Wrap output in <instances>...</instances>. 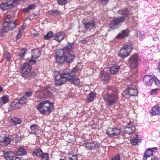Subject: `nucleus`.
Returning a JSON list of instances; mask_svg holds the SVG:
<instances>
[{
    "mask_svg": "<svg viewBox=\"0 0 160 160\" xmlns=\"http://www.w3.org/2000/svg\"><path fill=\"white\" fill-rule=\"evenodd\" d=\"M54 108L53 102H50L49 101H44L40 103L37 106V109L41 113L46 115H49Z\"/></svg>",
    "mask_w": 160,
    "mask_h": 160,
    "instance_id": "obj_1",
    "label": "nucleus"
},
{
    "mask_svg": "<svg viewBox=\"0 0 160 160\" xmlns=\"http://www.w3.org/2000/svg\"><path fill=\"white\" fill-rule=\"evenodd\" d=\"M73 47V45L72 43L68 42V44L62 49L65 61L66 62L70 63L75 58V55L71 52Z\"/></svg>",
    "mask_w": 160,
    "mask_h": 160,
    "instance_id": "obj_2",
    "label": "nucleus"
},
{
    "mask_svg": "<svg viewBox=\"0 0 160 160\" xmlns=\"http://www.w3.org/2000/svg\"><path fill=\"white\" fill-rule=\"evenodd\" d=\"M70 70L68 69H64L63 74H61V76L55 78V83L56 85H61L65 83L67 80H68V73Z\"/></svg>",
    "mask_w": 160,
    "mask_h": 160,
    "instance_id": "obj_3",
    "label": "nucleus"
},
{
    "mask_svg": "<svg viewBox=\"0 0 160 160\" xmlns=\"http://www.w3.org/2000/svg\"><path fill=\"white\" fill-rule=\"evenodd\" d=\"M131 51L132 45L129 43L120 49L118 56L122 59L125 58L129 55Z\"/></svg>",
    "mask_w": 160,
    "mask_h": 160,
    "instance_id": "obj_4",
    "label": "nucleus"
},
{
    "mask_svg": "<svg viewBox=\"0 0 160 160\" xmlns=\"http://www.w3.org/2000/svg\"><path fill=\"white\" fill-rule=\"evenodd\" d=\"M128 65L131 69L136 68L138 66V56L137 54L131 56L128 61Z\"/></svg>",
    "mask_w": 160,
    "mask_h": 160,
    "instance_id": "obj_5",
    "label": "nucleus"
},
{
    "mask_svg": "<svg viewBox=\"0 0 160 160\" xmlns=\"http://www.w3.org/2000/svg\"><path fill=\"white\" fill-rule=\"evenodd\" d=\"M83 145L87 149L89 150H97L100 146V144L98 142H92L88 140L84 141Z\"/></svg>",
    "mask_w": 160,
    "mask_h": 160,
    "instance_id": "obj_6",
    "label": "nucleus"
},
{
    "mask_svg": "<svg viewBox=\"0 0 160 160\" xmlns=\"http://www.w3.org/2000/svg\"><path fill=\"white\" fill-rule=\"evenodd\" d=\"M125 18L124 16L115 18L112 20L110 25V28L113 29H117L120 27L122 22L124 21Z\"/></svg>",
    "mask_w": 160,
    "mask_h": 160,
    "instance_id": "obj_7",
    "label": "nucleus"
},
{
    "mask_svg": "<svg viewBox=\"0 0 160 160\" xmlns=\"http://www.w3.org/2000/svg\"><path fill=\"white\" fill-rule=\"evenodd\" d=\"M16 27L14 22L11 21L5 22L2 25V32H5L8 31L9 29L12 30Z\"/></svg>",
    "mask_w": 160,
    "mask_h": 160,
    "instance_id": "obj_8",
    "label": "nucleus"
},
{
    "mask_svg": "<svg viewBox=\"0 0 160 160\" xmlns=\"http://www.w3.org/2000/svg\"><path fill=\"white\" fill-rule=\"evenodd\" d=\"M50 89V88H48L46 89H44V90L43 88H42V90H42L40 92H38L37 93V96H38L40 99L47 98L52 94V92L49 91Z\"/></svg>",
    "mask_w": 160,
    "mask_h": 160,
    "instance_id": "obj_9",
    "label": "nucleus"
},
{
    "mask_svg": "<svg viewBox=\"0 0 160 160\" xmlns=\"http://www.w3.org/2000/svg\"><path fill=\"white\" fill-rule=\"evenodd\" d=\"M121 129L116 128H108L106 132V134L111 138L118 136L121 132Z\"/></svg>",
    "mask_w": 160,
    "mask_h": 160,
    "instance_id": "obj_10",
    "label": "nucleus"
},
{
    "mask_svg": "<svg viewBox=\"0 0 160 160\" xmlns=\"http://www.w3.org/2000/svg\"><path fill=\"white\" fill-rule=\"evenodd\" d=\"M158 149L156 147L147 148L144 153L143 158L144 160H146L148 157H150L153 156V153L158 152Z\"/></svg>",
    "mask_w": 160,
    "mask_h": 160,
    "instance_id": "obj_11",
    "label": "nucleus"
},
{
    "mask_svg": "<svg viewBox=\"0 0 160 160\" xmlns=\"http://www.w3.org/2000/svg\"><path fill=\"white\" fill-rule=\"evenodd\" d=\"M55 60L56 62L58 64H61L65 62L62 49L58 50L57 51L55 56Z\"/></svg>",
    "mask_w": 160,
    "mask_h": 160,
    "instance_id": "obj_12",
    "label": "nucleus"
},
{
    "mask_svg": "<svg viewBox=\"0 0 160 160\" xmlns=\"http://www.w3.org/2000/svg\"><path fill=\"white\" fill-rule=\"evenodd\" d=\"M136 128L133 123L129 122L128 123V124L125 128L124 132L125 133L128 134L134 132Z\"/></svg>",
    "mask_w": 160,
    "mask_h": 160,
    "instance_id": "obj_13",
    "label": "nucleus"
},
{
    "mask_svg": "<svg viewBox=\"0 0 160 160\" xmlns=\"http://www.w3.org/2000/svg\"><path fill=\"white\" fill-rule=\"evenodd\" d=\"M25 103L24 101H13L10 104L9 108L11 110L16 109L20 107L22 104Z\"/></svg>",
    "mask_w": 160,
    "mask_h": 160,
    "instance_id": "obj_14",
    "label": "nucleus"
},
{
    "mask_svg": "<svg viewBox=\"0 0 160 160\" xmlns=\"http://www.w3.org/2000/svg\"><path fill=\"white\" fill-rule=\"evenodd\" d=\"M154 75H146L143 78L144 84L147 86L151 85L154 81Z\"/></svg>",
    "mask_w": 160,
    "mask_h": 160,
    "instance_id": "obj_15",
    "label": "nucleus"
},
{
    "mask_svg": "<svg viewBox=\"0 0 160 160\" xmlns=\"http://www.w3.org/2000/svg\"><path fill=\"white\" fill-rule=\"evenodd\" d=\"M31 68V67L28 63H24L21 65V69L23 74H28L30 72Z\"/></svg>",
    "mask_w": 160,
    "mask_h": 160,
    "instance_id": "obj_16",
    "label": "nucleus"
},
{
    "mask_svg": "<svg viewBox=\"0 0 160 160\" xmlns=\"http://www.w3.org/2000/svg\"><path fill=\"white\" fill-rule=\"evenodd\" d=\"M68 80L69 81L71 82L72 83L74 84L75 85H79L80 81L79 78L76 75H72L69 74L68 73Z\"/></svg>",
    "mask_w": 160,
    "mask_h": 160,
    "instance_id": "obj_17",
    "label": "nucleus"
},
{
    "mask_svg": "<svg viewBox=\"0 0 160 160\" xmlns=\"http://www.w3.org/2000/svg\"><path fill=\"white\" fill-rule=\"evenodd\" d=\"M128 94L131 96H136L138 93L136 87L134 85H129L128 87Z\"/></svg>",
    "mask_w": 160,
    "mask_h": 160,
    "instance_id": "obj_18",
    "label": "nucleus"
},
{
    "mask_svg": "<svg viewBox=\"0 0 160 160\" xmlns=\"http://www.w3.org/2000/svg\"><path fill=\"white\" fill-rule=\"evenodd\" d=\"M65 36L64 32H60L53 35V38L54 40L60 42L64 39Z\"/></svg>",
    "mask_w": 160,
    "mask_h": 160,
    "instance_id": "obj_19",
    "label": "nucleus"
},
{
    "mask_svg": "<svg viewBox=\"0 0 160 160\" xmlns=\"http://www.w3.org/2000/svg\"><path fill=\"white\" fill-rule=\"evenodd\" d=\"M82 23L85 28L91 29L95 27L96 25V22L94 21L90 22L86 21V19H83L82 21Z\"/></svg>",
    "mask_w": 160,
    "mask_h": 160,
    "instance_id": "obj_20",
    "label": "nucleus"
},
{
    "mask_svg": "<svg viewBox=\"0 0 160 160\" xmlns=\"http://www.w3.org/2000/svg\"><path fill=\"white\" fill-rule=\"evenodd\" d=\"M3 156L6 160H13L14 157L16 156L14 153L12 151L8 152L7 151H3Z\"/></svg>",
    "mask_w": 160,
    "mask_h": 160,
    "instance_id": "obj_21",
    "label": "nucleus"
},
{
    "mask_svg": "<svg viewBox=\"0 0 160 160\" xmlns=\"http://www.w3.org/2000/svg\"><path fill=\"white\" fill-rule=\"evenodd\" d=\"M100 78L106 82H108L109 80V74L103 71H101L100 73Z\"/></svg>",
    "mask_w": 160,
    "mask_h": 160,
    "instance_id": "obj_22",
    "label": "nucleus"
},
{
    "mask_svg": "<svg viewBox=\"0 0 160 160\" xmlns=\"http://www.w3.org/2000/svg\"><path fill=\"white\" fill-rule=\"evenodd\" d=\"M151 115L154 116L160 114V108L157 105H155L150 111Z\"/></svg>",
    "mask_w": 160,
    "mask_h": 160,
    "instance_id": "obj_23",
    "label": "nucleus"
},
{
    "mask_svg": "<svg viewBox=\"0 0 160 160\" xmlns=\"http://www.w3.org/2000/svg\"><path fill=\"white\" fill-rule=\"evenodd\" d=\"M128 35V30H123L118 34L116 37V38L118 39H121L127 37Z\"/></svg>",
    "mask_w": 160,
    "mask_h": 160,
    "instance_id": "obj_24",
    "label": "nucleus"
},
{
    "mask_svg": "<svg viewBox=\"0 0 160 160\" xmlns=\"http://www.w3.org/2000/svg\"><path fill=\"white\" fill-rule=\"evenodd\" d=\"M40 50L38 49H35L32 51V57L33 58H37L40 56Z\"/></svg>",
    "mask_w": 160,
    "mask_h": 160,
    "instance_id": "obj_25",
    "label": "nucleus"
},
{
    "mask_svg": "<svg viewBox=\"0 0 160 160\" xmlns=\"http://www.w3.org/2000/svg\"><path fill=\"white\" fill-rule=\"evenodd\" d=\"M15 152L18 155H26L27 152L23 148L20 147L15 151Z\"/></svg>",
    "mask_w": 160,
    "mask_h": 160,
    "instance_id": "obj_26",
    "label": "nucleus"
},
{
    "mask_svg": "<svg viewBox=\"0 0 160 160\" xmlns=\"http://www.w3.org/2000/svg\"><path fill=\"white\" fill-rule=\"evenodd\" d=\"M111 73L114 74L118 72L120 67L118 65H112L109 67Z\"/></svg>",
    "mask_w": 160,
    "mask_h": 160,
    "instance_id": "obj_27",
    "label": "nucleus"
},
{
    "mask_svg": "<svg viewBox=\"0 0 160 160\" xmlns=\"http://www.w3.org/2000/svg\"><path fill=\"white\" fill-rule=\"evenodd\" d=\"M21 122L22 121L21 119L16 117L12 118L10 120V122L14 125L20 124Z\"/></svg>",
    "mask_w": 160,
    "mask_h": 160,
    "instance_id": "obj_28",
    "label": "nucleus"
},
{
    "mask_svg": "<svg viewBox=\"0 0 160 160\" xmlns=\"http://www.w3.org/2000/svg\"><path fill=\"white\" fill-rule=\"evenodd\" d=\"M106 97H107L108 98H104L105 100H114V99H117L118 98V97L117 94H112L110 95L108 94L106 95Z\"/></svg>",
    "mask_w": 160,
    "mask_h": 160,
    "instance_id": "obj_29",
    "label": "nucleus"
},
{
    "mask_svg": "<svg viewBox=\"0 0 160 160\" xmlns=\"http://www.w3.org/2000/svg\"><path fill=\"white\" fill-rule=\"evenodd\" d=\"M117 13L121 15L128 16L129 14V12L127 8L121 9L117 11Z\"/></svg>",
    "mask_w": 160,
    "mask_h": 160,
    "instance_id": "obj_30",
    "label": "nucleus"
},
{
    "mask_svg": "<svg viewBox=\"0 0 160 160\" xmlns=\"http://www.w3.org/2000/svg\"><path fill=\"white\" fill-rule=\"evenodd\" d=\"M24 24L20 28L18 33L16 36V39H19L21 37L22 34L25 28V26H24Z\"/></svg>",
    "mask_w": 160,
    "mask_h": 160,
    "instance_id": "obj_31",
    "label": "nucleus"
},
{
    "mask_svg": "<svg viewBox=\"0 0 160 160\" xmlns=\"http://www.w3.org/2000/svg\"><path fill=\"white\" fill-rule=\"evenodd\" d=\"M43 153L42 151L40 149H36L32 152L33 154H35V156L38 157H41Z\"/></svg>",
    "mask_w": 160,
    "mask_h": 160,
    "instance_id": "obj_32",
    "label": "nucleus"
},
{
    "mask_svg": "<svg viewBox=\"0 0 160 160\" xmlns=\"http://www.w3.org/2000/svg\"><path fill=\"white\" fill-rule=\"evenodd\" d=\"M60 12L58 10H51L48 11V13L49 15H52L54 16H56L59 15Z\"/></svg>",
    "mask_w": 160,
    "mask_h": 160,
    "instance_id": "obj_33",
    "label": "nucleus"
},
{
    "mask_svg": "<svg viewBox=\"0 0 160 160\" xmlns=\"http://www.w3.org/2000/svg\"><path fill=\"white\" fill-rule=\"evenodd\" d=\"M138 135H136L135 138H132L131 139L130 141L132 143L133 145H136L138 142Z\"/></svg>",
    "mask_w": 160,
    "mask_h": 160,
    "instance_id": "obj_34",
    "label": "nucleus"
},
{
    "mask_svg": "<svg viewBox=\"0 0 160 160\" xmlns=\"http://www.w3.org/2000/svg\"><path fill=\"white\" fill-rule=\"evenodd\" d=\"M10 142V140L9 138H4L2 140V143L1 144L2 145L6 146Z\"/></svg>",
    "mask_w": 160,
    "mask_h": 160,
    "instance_id": "obj_35",
    "label": "nucleus"
},
{
    "mask_svg": "<svg viewBox=\"0 0 160 160\" xmlns=\"http://www.w3.org/2000/svg\"><path fill=\"white\" fill-rule=\"evenodd\" d=\"M32 94V92L30 91H28L26 92L24 94V96L23 97L21 98V99L18 100H26V97H29L31 96Z\"/></svg>",
    "mask_w": 160,
    "mask_h": 160,
    "instance_id": "obj_36",
    "label": "nucleus"
},
{
    "mask_svg": "<svg viewBox=\"0 0 160 160\" xmlns=\"http://www.w3.org/2000/svg\"><path fill=\"white\" fill-rule=\"evenodd\" d=\"M5 3H2L0 4V8L2 10H7L10 8Z\"/></svg>",
    "mask_w": 160,
    "mask_h": 160,
    "instance_id": "obj_37",
    "label": "nucleus"
},
{
    "mask_svg": "<svg viewBox=\"0 0 160 160\" xmlns=\"http://www.w3.org/2000/svg\"><path fill=\"white\" fill-rule=\"evenodd\" d=\"M64 69H61L60 70L59 72L55 71L54 72V75L55 77V79L57 77H59L61 76V74H63V71Z\"/></svg>",
    "mask_w": 160,
    "mask_h": 160,
    "instance_id": "obj_38",
    "label": "nucleus"
},
{
    "mask_svg": "<svg viewBox=\"0 0 160 160\" xmlns=\"http://www.w3.org/2000/svg\"><path fill=\"white\" fill-rule=\"evenodd\" d=\"M52 36L53 37L52 32V31H49L46 35L45 36L44 38L46 40H48L51 38Z\"/></svg>",
    "mask_w": 160,
    "mask_h": 160,
    "instance_id": "obj_39",
    "label": "nucleus"
},
{
    "mask_svg": "<svg viewBox=\"0 0 160 160\" xmlns=\"http://www.w3.org/2000/svg\"><path fill=\"white\" fill-rule=\"evenodd\" d=\"M40 157L42 160H48L49 155L46 153H43Z\"/></svg>",
    "mask_w": 160,
    "mask_h": 160,
    "instance_id": "obj_40",
    "label": "nucleus"
},
{
    "mask_svg": "<svg viewBox=\"0 0 160 160\" xmlns=\"http://www.w3.org/2000/svg\"><path fill=\"white\" fill-rule=\"evenodd\" d=\"M8 5V6L10 8L13 7V4L15 3H17V2H14L13 0L12 1L11 0H7L6 2Z\"/></svg>",
    "mask_w": 160,
    "mask_h": 160,
    "instance_id": "obj_41",
    "label": "nucleus"
},
{
    "mask_svg": "<svg viewBox=\"0 0 160 160\" xmlns=\"http://www.w3.org/2000/svg\"><path fill=\"white\" fill-rule=\"evenodd\" d=\"M26 50L25 48L22 49L20 52L19 56L21 58H23L25 55Z\"/></svg>",
    "mask_w": 160,
    "mask_h": 160,
    "instance_id": "obj_42",
    "label": "nucleus"
},
{
    "mask_svg": "<svg viewBox=\"0 0 160 160\" xmlns=\"http://www.w3.org/2000/svg\"><path fill=\"white\" fill-rule=\"evenodd\" d=\"M96 96V94L95 93L91 92L89 95V100L88 99V100H92L94 99Z\"/></svg>",
    "mask_w": 160,
    "mask_h": 160,
    "instance_id": "obj_43",
    "label": "nucleus"
},
{
    "mask_svg": "<svg viewBox=\"0 0 160 160\" xmlns=\"http://www.w3.org/2000/svg\"><path fill=\"white\" fill-rule=\"evenodd\" d=\"M3 57L4 58L7 60H9L10 57V54L7 52H5L3 53Z\"/></svg>",
    "mask_w": 160,
    "mask_h": 160,
    "instance_id": "obj_44",
    "label": "nucleus"
},
{
    "mask_svg": "<svg viewBox=\"0 0 160 160\" xmlns=\"http://www.w3.org/2000/svg\"><path fill=\"white\" fill-rule=\"evenodd\" d=\"M30 129L32 131H36L38 129V125L35 124H32L30 126Z\"/></svg>",
    "mask_w": 160,
    "mask_h": 160,
    "instance_id": "obj_45",
    "label": "nucleus"
},
{
    "mask_svg": "<svg viewBox=\"0 0 160 160\" xmlns=\"http://www.w3.org/2000/svg\"><path fill=\"white\" fill-rule=\"evenodd\" d=\"M58 3L60 5H64L67 3V0H58Z\"/></svg>",
    "mask_w": 160,
    "mask_h": 160,
    "instance_id": "obj_46",
    "label": "nucleus"
},
{
    "mask_svg": "<svg viewBox=\"0 0 160 160\" xmlns=\"http://www.w3.org/2000/svg\"><path fill=\"white\" fill-rule=\"evenodd\" d=\"M68 158L71 160H77L78 158V156L77 155H74L72 156L69 155Z\"/></svg>",
    "mask_w": 160,
    "mask_h": 160,
    "instance_id": "obj_47",
    "label": "nucleus"
},
{
    "mask_svg": "<svg viewBox=\"0 0 160 160\" xmlns=\"http://www.w3.org/2000/svg\"><path fill=\"white\" fill-rule=\"evenodd\" d=\"M70 71L69 72V74L72 75L74 74L77 71V67L73 68L72 70H71L69 69Z\"/></svg>",
    "mask_w": 160,
    "mask_h": 160,
    "instance_id": "obj_48",
    "label": "nucleus"
},
{
    "mask_svg": "<svg viewBox=\"0 0 160 160\" xmlns=\"http://www.w3.org/2000/svg\"><path fill=\"white\" fill-rule=\"evenodd\" d=\"M158 89V88H156L152 90L150 92L151 94L152 95H155L157 93Z\"/></svg>",
    "mask_w": 160,
    "mask_h": 160,
    "instance_id": "obj_49",
    "label": "nucleus"
},
{
    "mask_svg": "<svg viewBox=\"0 0 160 160\" xmlns=\"http://www.w3.org/2000/svg\"><path fill=\"white\" fill-rule=\"evenodd\" d=\"M154 82H155V83L157 86H160V81L155 78V76Z\"/></svg>",
    "mask_w": 160,
    "mask_h": 160,
    "instance_id": "obj_50",
    "label": "nucleus"
},
{
    "mask_svg": "<svg viewBox=\"0 0 160 160\" xmlns=\"http://www.w3.org/2000/svg\"><path fill=\"white\" fill-rule=\"evenodd\" d=\"M116 101H108L107 104L108 105H112L116 103Z\"/></svg>",
    "mask_w": 160,
    "mask_h": 160,
    "instance_id": "obj_51",
    "label": "nucleus"
},
{
    "mask_svg": "<svg viewBox=\"0 0 160 160\" xmlns=\"http://www.w3.org/2000/svg\"><path fill=\"white\" fill-rule=\"evenodd\" d=\"M28 62L30 64L34 65L36 62V61L32 59H31L28 61Z\"/></svg>",
    "mask_w": 160,
    "mask_h": 160,
    "instance_id": "obj_52",
    "label": "nucleus"
},
{
    "mask_svg": "<svg viewBox=\"0 0 160 160\" xmlns=\"http://www.w3.org/2000/svg\"><path fill=\"white\" fill-rule=\"evenodd\" d=\"M151 160H159L158 157L157 156H152L151 157Z\"/></svg>",
    "mask_w": 160,
    "mask_h": 160,
    "instance_id": "obj_53",
    "label": "nucleus"
},
{
    "mask_svg": "<svg viewBox=\"0 0 160 160\" xmlns=\"http://www.w3.org/2000/svg\"><path fill=\"white\" fill-rule=\"evenodd\" d=\"M112 160H120V157L119 155L115 156L114 157L112 158Z\"/></svg>",
    "mask_w": 160,
    "mask_h": 160,
    "instance_id": "obj_54",
    "label": "nucleus"
},
{
    "mask_svg": "<svg viewBox=\"0 0 160 160\" xmlns=\"http://www.w3.org/2000/svg\"><path fill=\"white\" fill-rule=\"evenodd\" d=\"M8 97L7 95L4 96L2 97L1 100H8Z\"/></svg>",
    "mask_w": 160,
    "mask_h": 160,
    "instance_id": "obj_55",
    "label": "nucleus"
},
{
    "mask_svg": "<svg viewBox=\"0 0 160 160\" xmlns=\"http://www.w3.org/2000/svg\"><path fill=\"white\" fill-rule=\"evenodd\" d=\"M31 36L32 37H35L36 38H38V33H32L31 34Z\"/></svg>",
    "mask_w": 160,
    "mask_h": 160,
    "instance_id": "obj_56",
    "label": "nucleus"
},
{
    "mask_svg": "<svg viewBox=\"0 0 160 160\" xmlns=\"http://www.w3.org/2000/svg\"><path fill=\"white\" fill-rule=\"evenodd\" d=\"M8 101H0V106L8 102Z\"/></svg>",
    "mask_w": 160,
    "mask_h": 160,
    "instance_id": "obj_57",
    "label": "nucleus"
},
{
    "mask_svg": "<svg viewBox=\"0 0 160 160\" xmlns=\"http://www.w3.org/2000/svg\"><path fill=\"white\" fill-rule=\"evenodd\" d=\"M35 5L33 4H31L28 5V8L29 9V10L32 9L34 7Z\"/></svg>",
    "mask_w": 160,
    "mask_h": 160,
    "instance_id": "obj_58",
    "label": "nucleus"
},
{
    "mask_svg": "<svg viewBox=\"0 0 160 160\" xmlns=\"http://www.w3.org/2000/svg\"><path fill=\"white\" fill-rule=\"evenodd\" d=\"M99 1L101 2L102 3H106L109 1V0H98Z\"/></svg>",
    "mask_w": 160,
    "mask_h": 160,
    "instance_id": "obj_59",
    "label": "nucleus"
},
{
    "mask_svg": "<svg viewBox=\"0 0 160 160\" xmlns=\"http://www.w3.org/2000/svg\"><path fill=\"white\" fill-rule=\"evenodd\" d=\"M157 69L158 71L159 72H160V61L158 64V66L157 68Z\"/></svg>",
    "mask_w": 160,
    "mask_h": 160,
    "instance_id": "obj_60",
    "label": "nucleus"
},
{
    "mask_svg": "<svg viewBox=\"0 0 160 160\" xmlns=\"http://www.w3.org/2000/svg\"><path fill=\"white\" fill-rule=\"evenodd\" d=\"M6 18L7 19H8V20H10L12 18V17L11 16H10L9 14H8L7 15Z\"/></svg>",
    "mask_w": 160,
    "mask_h": 160,
    "instance_id": "obj_61",
    "label": "nucleus"
},
{
    "mask_svg": "<svg viewBox=\"0 0 160 160\" xmlns=\"http://www.w3.org/2000/svg\"><path fill=\"white\" fill-rule=\"evenodd\" d=\"M29 10V9L28 8V7H27V8L23 9V11L24 12H28Z\"/></svg>",
    "mask_w": 160,
    "mask_h": 160,
    "instance_id": "obj_62",
    "label": "nucleus"
},
{
    "mask_svg": "<svg viewBox=\"0 0 160 160\" xmlns=\"http://www.w3.org/2000/svg\"><path fill=\"white\" fill-rule=\"evenodd\" d=\"M36 75V74L34 72H32V73L31 74V77L34 76Z\"/></svg>",
    "mask_w": 160,
    "mask_h": 160,
    "instance_id": "obj_63",
    "label": "nucleus"
},
{
    "mask_svg": "<svg viewBox=\"0 0 160 160\" xmlns=\"http://www.w3.org/2000/svg\"><path fill=\"white\" fill-rule=\"evenodd\" d=\"M14 2H17V3L20 0H13Z\"/></svg>",
    "mask_w": 160,
    "mask_h": 160,
    "instance_id": "obj_64",
    "label": "nucleus"
}]
</instances>
